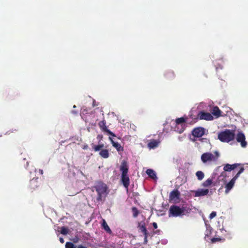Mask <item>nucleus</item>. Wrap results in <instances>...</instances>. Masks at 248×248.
<instances>
[{"label": "nucleus", "instance_id": "49530a36", "mask_svg": "<svg viewBox=\"0 0 248 248\" xmlns=\"http://www.w3.org/2000/svg\"><path fill=\"white\" fill-rule=\"evenodd\" d=\"M94 105H95V103H93V106H94Z\"/></svg>", "mask_w": 248, "mask_h": 248}, {"label": "nucleus", "instance_id": "9d476101", "mask_svg": "<svg viewBox=\"0 0 248 248\" xmlns=\"http://www.w3.org/2000/svg\"><path fill=\"white\" fill-rule=\"evenodd\" d=\"M236 140L238 142L241 143V146L243 148H245L247 145V142L246 141V138L244 133L239 132L236 135Z\"/></svg>", "mask_w": 248, "mask_h": 248}, {"label": "nucleus", "instance_id": "e433bc0d", "mask_svg": "<svg viewBox=\"0 0 248 248\" xmlns=\"http://www.w3.org/2000/svg\"><path fill=\"white\" fill-rule=\"evenodd\" d=\"M17 130L16 129H10V130H9L7 133L10 134V133H12V132H14L15 131H16Z\"/></svg>", "mask_w": 248, "mask_h": 248}, {"label": "nucleus", "instance_id": "6e6552de", "mask_svg": "<svg viewBox=\"0 0 248 248\" xmlns=\"http://www.w3.org/2000/svg\"><path fill=\"white\" fill-rule=\"evenodd\" d=\"M40 182H39L38 177L33 178L29 182V188L30 189L33 191L38 188L40 186Z\"/></svg>", "mask_w": 248, "mask_h": 248}, {"label": "nucleus", "instance_id": "58836bf2", "mask_svg": "<svg viewBox=\"0 0 248 248\" xmlns=\"http://www.w3.org/2000/svg\"><path fill=\"white\" fill-rule=\"evenodd\" d=\"M77 248H87V247L82 245H79L78 246Z\"/></svg>", "mask_w": 248, "mask_h": 248}, {"label": "nucleus", "instance_id": "b1692460", "mask_svg": "<svg viewBox=\"0 0 248 248\" xmlns=\"http://www.w3.org/2000/svg\"><path fill=\"white\" fill-rule=\"evenodd\" d=\"M196 175L198 178V179L200 181H201L202 180L204 177V173L200 170H199L196 172Z\"/></svg>", "mask_w": 248, "mask_h": 248}, {"label": "nucleus", "instance_id": "7ed1b4c3", "mask_svg": "<svg viewBox=\"0 0 248 248\" xmlns=\"http://www.w3.org/2000/svg\"><path fill=\"white\" fill-rule=\"evenodd\" d=\"M234 131L230 129H226L218 134V139L222 142H229L234 140Z\"/></svg>", "mask_w": 248, "mask_h": 248}, {"label": "nucleus", "instance_id": "c03bdc74", "mask_svg": "<svg viewBox=\"0 0 248 248\" xmlns=\"http://www.w3.org/2000/svg\"><path fill=\"white\" fill-rule=\"evenodd\" d=\"M183 131H184V130H181V131H179V133H182V132H183Z\"/></svg>", "mask_w": 248, "mask_h": 248}, {"label": "nucleus", "instance_id": "1a4fd4ad", "mask_svg": "<svg viewBox=\"0 0 248 248\" xmlns=\"http://www.w3.org/2000/svg\"><path fill=\"white\" fill-rule=\"evenodd\" d=\"M197 117L200 120H205L206 121H211L213 120V116L208 112H205L203 111H200Z\"/></svg>", "mask_w": 248, "mask_h": 248}, {"label": "nucleus", "instance_id": "412c9836", "mask_svg": "<svg viewBox=\"0 0 248 248\" xmlns=\"http://www.w3.org/2000/svg\"><path fill=\"white\" fill-rule=\"evenodd\" d=\"M146 172L147 174V175L151 178L153 179H155L157 178L155 172L152 169H147Z\"/></svg>", "mask_w": 248, "mask_h": 248}, {"label": "nucleus", "instance_id": "2f4dec72", "mask_svg": "<svg viewBox=\"0 0 248 248\" xmlns=\"http://www.w3.org/2000/svg\"><path fill=\"white\" fill-rule=\"evenodd\" d=\"M217 216V213L215 211H213L209 216L210 219H212Z\"/></svg>", "mask_w": 248, "mask_h": 248}, {"label": "nucleus", "instance_id": "20e7f679", "mask_svg": "<svg viewBox=\"0 0 248 248\" xmlns=\"http://www.w3.org/2000/svg\"><path fill=\"white\" fill-rule=\"evenodd\" d=\"M215 155L210 152L204 153L201 155V160L204 163L207 162L216 161L219 156L217 151L214 152Z\"/></svg>", "mask_w": 248, "mask_h": 248}, {"label": "nucleus", "instance_id": "0eeeda50", "mask_svg": "<svg viewBox=\"0 0 248 248\" xmlns=\"http://www.w3.org/2000/svg\"><path fill=\"white\" fill-rule=\"evenodd\" d=\"M98 126L102 131L107 132L108 134L113 137H116L115 134L107 128V126H106V122L104 119L98 123Z\"/></svg>", "mask_w": 248, "mask_h": 248}, {"label": "nucleus", "instance_id": "72a5a7b5", "mask_svg": "<svg viewBox=\"0 0 248 248\" xmlns=\"http://www.w3.org/2000/svg\"><path fill=\"white\" fill-rule=\"evenodd\" d=\"M148 236H149V233L144 235V244H147V242H148L147 239H148Z\"/></svg>", "mask_w": 248, "mask_h": 248}, {"label": "nucleus", "instance_id": "de8ad7c7", "mask_svg": "<svg viewBox=\"0 0 248 248\" xmlns=\"http://www.w3.org/2000/svg\"><path fill=\"white\" fill-rule=\"evenodd\" d=\"M73 107H74V108H75L76 107L75 105H74Z\"/></svg>", "mask_w": 248, "mask_h": 248}, {"label": "nucleus", "instance_id": "f257e3e1", "mask_svg": "<svg viewBox=\"0 0 248 248\" xmlns=\"http://www.w3.org/2000/svg\"><path fill=\"white\" fill-rule=\"evenodd\" d=\"M92 188V191H95L96 193V195L92 196V200L95 204L98 205L103 204L109 192L107 185L102 181H98Z\"/></svg>", "mask_w": 248, "mask_h": 248}, {"label": "nucleus", "instance_id": "aec40b11", "mask_svg": "<svg viewBox=\"0 0 248 248\" xmlns=\"http://www.w3.org/2000/svg\"><path fill=\"white\" fill-rule=\"evenodd\" d=\"M102 227L104 230L109 234H111L112 233V231L109 228V226L107 224L106 221L104 219H102V223L101 224Z\"/></svg>", "mask_w": 248, "mask_h": 248}, {"label": "nucleus", "instance_id": "f3484780", "mask_svg": "<svg viewBox=\"0 0 248 248\" xmlns=\"http://www.w3.org/2000/svg\"><path fill=\"white\" fill-rule=\"evenodd\" d=\"M109 140H110L112 146L117 150L118 152H122L124 151V148L120 144L115 142L111 137H109Z\"/></svg>", "mask_w": 248, "mask_h": 248}, {"label": "nucleus", "instance_id": "c756f323", "mask_svg": "<svg viewBox=\"0 0 248 248\" xmlns=\"http://www.w3.org/2000/svg\"><path fill=\"white\" fill-rule=\"evenodd\" d=\"M68 230L65 227H62L61 228V233L63 235H66L68 233Z\"/></svg>", "mask_w": 248, "mask_h": 248}, {"label": "nucleus", "instance_id": "a18cd8bd", "mask_svg": "<svg viewBox=\"0 0 248 248\" xmlns=\"http://www.w3.org/2000/svg\"><path fill=\"white\" fill-rule=\"evenodd\" d=\"M94 105H95V103H93V106H94Z\"/></svg>", "mask_w": 248, "mask_h": 248}, {"label": "nucleus", "instance_id": "ddd939ff", "mask_svg": "<svg viewBox=\"0 0 248 248\" xmlns=\"http://www.w3.org/2000/svg\"><path fill=\"white\" fill-rule=\"evenodd\" d=\"M240 165H241V164L239 163H234L232 165L226 164L224 166L223 170L225 171H231V170H234L237 167Z\"/></svg>", "mask_w": 248, "mask_h": 248}, {"label": "nucleus", "instance_id": "f704fd0d", "mask_svg": "<svg viewBox=\"0 0 248 248\" xmlns=\"http://www.w3.org/2000/svg\"><path fill=\"white\" fill-rule=\"evenodd\" d=\"M79 238L77 236H76L73 239H72V241L74 243H77L78 241H79Z\"/></svg>", "mask_w": 248, "mask_h": 248}, {"label": "nucleus", "instance_id": "4468645a", "mask_svg": "<svg viewBox=\"0 0 248 248\" xmlns=\"http://www.w3.org/2000/svg\"><path fill=\"white\" fill-rule=\"evenodd\" d=\"M121 180L124 187L128 189L130 183V180L128 174L122 175Z\"/></svg>", "mask_w": 248, "mask_h": 248}, {"label": "nucleus", "instance_id": "5701e85b", "mask_svg": "<svg viewBox=\"0 0 248 248\" xmlns=\"http://www.w3.org/2000/svg\"><path fill=\"white\" fill-rule=\"evenodd\" d=\"M99 155L101 157L104 158H107L109 157V153L107 149L102 150L100 152Z\"/></svg>", "mask_w": 248, "mask_h": 248}, {"label": "nucleus", "instance_id": "f03ea898", "mask_svg": "<svg viewBox=\"0 0 248 248\" xmlns=\"http://www.w3.org/2000/svg\"><path fill=\"white\" fill-rule=\"evenodd\" d=\"M186 207H181L176 205H172L169 208L168 216L170 217H182L186 215Z\"/></svg>", "mask_w": 248, "mask_h": 248}, {"label": "nucleus", "instance_id": "9b49d317", "mask_svg": "<svg viewBox=\"0 0 248 248\" xmlns=\"http://www.w3.org/2000/svg\"><path fill=\"white\" fill-rule=\"evenodd\" d=\"M120 170L122 172V175L128 174V165L126 161L123 160L121 162Z\"/></svg>", "mask_w": 248, "mask_h": 248}, {"label": "nucleus", "instance_id": "a878e982", "mask_svg": "<svg viewBox=\"0 0 248 248\" xmlns=\"http://www.w3.org/2000/svg\"><path fill=\"white\" fill-rule=\"evenodd\" d=\"M212 183L213 179L211 178H209L202 183V186L204 187H208L212 184Z\"/></svg>", "mask_w": 248, "mask_h": 248}, {"label": "nucleus", "instance_id": "37998d69", "mask_svg": "<svg viewBox=\"0 0 248 248\" xmlns=\"http://www.w3.org/2000/svg\"><path fill=\"white\" fill-rule=\"evenodd\" d=\"M159 232H160L159 230H156V231H155L154 232V233L155 234H158L159 233Z\"/></svg>", "mask_w": 248, "mask_h": 248}, {"label": "nucleus", "instance_id": "79ce46f5", "mask_svg": "<svg viewBox=\"0 0 248 248\" xmlns=\"http://www.w3.org/2000/svg\"><path fill=\"white\" fill-rule=\"evenodd\" d=\"M39 172L40 174L42 175L43 174V170L41 169L39 170Z\"/></svg>", "mask_w": 248, "mask_h": 248}, {"label": "nucleus", "instance_id": "ea45409f", "mask_svg": "<svg viewBox=\"0 0 248 248\" xmlns=\"http://www.w3.org/2000/svg\"><path fill=\"white\" fill-rule=\"evenodd\" d=\"M83 148V149H84V150H87V149H88V145H87V144H86V145H84V146H83V148Z\"/></svg>", "mask_w": 248, "mask_h": 248}, {"label": "nucleus", "instance_id": "f8f14e48", "mask_svg": "<svg viewBox=\"0 0 248 248\" xmlns=\"http://www.w3.org/2000/svg\"><path fill=\"white\" fill-rule=\"evenodd\" d=\"M194 193V197H202L207 195L209 193V190L208 189H198L197 190L193 191Z\"/></svg>", "mask_w": 248, "mask_h": 248}, {"label": "nucleus", "instance_id": "4be33fe9", "mask_svg": "<svg viewBox=\"0 0 248 248\" xmlns=\"http://www.w3.org/2000/svg\"><path fill=\"white\" fill-rule=\"evenodd\" d=\"M158 143L156 140H153L148 143V147L150 149H154L158 146Z\"/></svg>", "mask_w": 248, "mask_h": 248}, {"label": "nucleus", "instance_id": "a19ab883", "mask_svg": "<svg viewBox=\"0 0 248 248\" xmlns=\"http://www.w3.org/2000/svg\"><path fill=\"white\" fill-rule=\"evenodd\" d=\"M60 241L61 243H64V239L62 238V237H60Z\"/></svg>", "mask_w": 248, "mask_h": 248}, {"label": "nucleus", "instance_id": "4c0bfd02", "mask_svg": "<svg viewBox=\"0 0 248 248\" xmlns=\"http://www.w3.org/2000/svg\"><path fill=\"white\" fill-rule=\"evenodd\" d=\"M130 128L133 129L134 131H135L136 126L134 124H130Z\"/></svg>", "mask_w": 248, "mask_h": 248}, {"label": "nucleus", "instance_id": "bb28decb", "mask_svg": "<svg viewBox=\"0 0 248 248\" xmlns=\"http://www.w3.org/2000/svg\"><path fill=\"white\" fill-rule=\"evenodd\" d=\"M186 122V119L184 117H181L176 119L175 123L176 124H180L185 123Z\"/></svg>", "mask_w": 248, "mask_h": 248}, {"label": "nucleus", "instance_id": "7c9ffc66", "mask_svg": "<svg viewBox=\"0 0 248 248\" xmlns=\"http://www.w3.org/2000/svg\"><path fill=\"white\" fill-rule=\"evenodd\" d=\"M96 248H115V246L113 245H108L105 247L99 246L98 247Z\"/></svg>", "mask_w": 248, "mask_h": 248}, {"label": "nucleus", "instance_id": "2eb2a0df", "mask_svg": "<svg viewBox=\"0 0 248 248\" xmlns=\"http://www.w3.org/2000/svg\"><path fill=\"white\" fill-rule=\"evenodd\" d=\"M180 196V192L177 190H173L172 191L169 196V198L170 200H174L175 199L179 200Z\"/></svg>", "mask_w": 248, "mask_h": 248}, {"label": "nucleus", "instance_id": "dca6fc26", "mask_svg": "<svg viewBox=\"0 0 248 248\" xmlns=\"http://www.w3.org/2000/svg\"><path fill=\"white\" fill-rule=\"evenodd\" d=\"M138 228L139 231L143 233V235L148 234L149 232L146 227L145 223L144 222H140L138 223Z\"/></svg>", "mask_w": 248, "mask_h": 248}, {"label": "nucleus", "instance_id": "a211bd4d", "mask_svg": "<svg viewBox=\"0 0 248 248\" xmlns=\"http://www.w3.org/2000/svg\"><path fill=\"white\" fill-rule=\"evenodd\" d=\"M165 77L168 80H171L175 78V74L173 71H166L164 74Z\"/></svg>", "mask_w": 248, "mask_h": 248}, {"label": "nucleus", "instance_id": "cd10ccee", "mask_svg": "<svg viewBox=\"0 0 248 248\" xmlns=\"http://www.w3.org/2000/svg\"><path fill=\"white\" fill-rule=\"evenodd\" d=\"M65 248H76V246L72 242H66L65 244Z\"/></svg>", "mask_w": 248, "mask_h": 248}, {"label": "nucleus", "instance_id": "423d86ee", "mask_svg": "<svg viewBox=\"0 0 248 248\" xmlns=\"http://www.w3.org/2000/svg\"><path fill=\"white\" fill-rule=\"evenodd\" d=\"M205 130L202 127H196L192 130V135L195 138H201L204 135Z\"/></svg>", "mask_w": 248, "mask_h": 248}, {"label": "nucleus", "instance_id": "473e14b6", "mask_svg": "<svg viewBox=\"0 0 248 248\" xmlns=\"http://www.w3.org/2000/svg\"><path fill=\"white\" fill-rule=\"evenodd\" d=\"M220 240H221V239L219 238H213L211 239V242L214 243L216 242L219 241Z\"/></svg>", "mask_w": 248, "mask_h": 248}, {"label": "nucleus", "instance_id": "c9c22d12", "mask_svg": "<svg viewBox=\"0 0 248 248\" xmlns=\"http://www.w3.org/2000/svg\"><path fill=\"white\" fill-rule=\"evenodd\" d=\"M152 225L155 229H156L157 228V224L156 222H153L152 223Z\"/></svg>", "mask_w": 248, "mask_h": 248}, {"label": "nucleus", "instance_id": "c85d7f7f", "mask_svg": "<svg viewBox=\"0 0 248 248\" xmlns=\"http://www.w3.org/2000/svg\"><path fill=\"white\" fill-rule=\"evenodd\" d=\"M104 144H99L97 145H94L93 149L95 151H98L104 147Z\"/></svg>", "mask_w": 248, "mask_h": 248}, {"label": "nucleus", "instance_id": "39448f33", "mask_svg": "<svg viewBox=\"0 0 248 248\" xmlns=\"http://www.w3.org/2000/svg\"><path fill=\"white\" fill-rule=\"evenodd\" d=\"M244 168L241 167L232 179V180L225 185V192L228 193L230 190L233 187L235 181L239 177L240 175L243 172Z\"/></svg>", "mask_w": 248, "mask_h": 248}, {"label": "nucleus", "instance_id": "393cba45", "mask_svg": "<svg viewBox=\"0 0 248 248\" xmlns=\"http://www.w3.org/2000/svg\"><path fill=\"white\" fill-rule=\"evenodd\" d=\"M131 210L133 213V217L135 218L137 217L140 214L139 210L136 207H132Z\"/></svg>", "mask_w": 248, "mask_h": 248}, {"label": "nucleus", "instance_id": "6ab92c4d", "mask_svg": "<svg viewBox=\"0 0 248 248\" xmlns=\"http://www.w3.org/2000/svg\"><path fill=\"white\" fill-rule=\"evenodd\" d=\"M221 111L219 109V108L217 106L214 107L212 111L213 115L215 116L217 118H218L221 116Z\"/></svg>", "mask_w": 248, "mask_h": 248}]
</instances>
